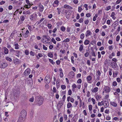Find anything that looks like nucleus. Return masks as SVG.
I'll list each match as a JSON object with an SVG mask.
<instances>
[{"instance_id": "f257e3e1", "label": "nucleus", "mask_w": 122, "mask_h": 122, "mask_svg": "<svg viewBox=\"0 0 122 122\" xmlns=\"http://www.w3.org/2000/svg\"><path fill=\"white\" fill-rule=\"evenodd\" d=\"M26 112L24 110H22L21 112L20 116L17 122H23L26 118Z\"/></svg>"}, {"instance_id": "f03ea898", "label": "nucleus", "mask_w": 122, "mask_h": 122, "mask_svg": "<svg viewBox=\"0 0 122 122\" xmlns=\"http://www.w3.org/2000/svg\"><path fill=\"white\" fill-rule=\"evenodd\" d=\"M37 101V102L36 101V102L39 106H40L42 104L44 101V99L42 97H40L38 98Z\"/></svg>"}, {"instance_id": "7ed1b4c3", "label": "nucleus", "mask_w": 122, "mask_h": 122, "mask_svg": "<svg viewBox=\"0 0 122 122\" xmlns=\"http://www.w3.org/2000/svg\"><path fill=\"white\" fill-rule=\"evenodd\" d=\"M43 39L42 40V41H43V42L45 43H47L48 42V41L50 40V39L49 38H48L45 35L43 36Z\"/></svg>"}, {"instance_id": "20e7f679", "label": "nucleus", "mask_w": 122, "mask_h": 122, "mask_svg": "<svg viewBox=\"0 0 122 122\" xmlns=\"http://www.w3.org/2000/svg\"><path fill=\"white\" fill-rule=\"evenodd\" d=\"M45 80V83L47 84H49L51 81V78L50 76H46Z\"/></svg>"}, {"instance_id": "39448f33", "label": "nucleus", "mask_w": 122, "mask_h": 122, "mask_svg": "<svg viewBox=\"0 0 122 122\" xmlns=\"http://www.w3.org/2000/svg\"><path fill=\"white\" fill-rule=\"evenodd\" d=\"M74 75L75 73L73 71H71L68 75V77L70 79H72L74 77Z\"/></svg>"}, {"instance_id": "423d86ee", "label": "nucleus", "mask_w": 122, "mask_h": 122, "mask_svg": "<svg viewBox=\"0 0 122 122\" xmlns=\"http://www.w3.org/2000/svg\"><path fill=\"white\" fill-rule=\"evenodd\" d=\"M104 88L105 91L106 93L109 92L111 91L110 88L108 86H105Z\"/></svg>"}, {"instance_id": "0eeeda50", "label": "nucleus", "mask_w": 122, "mask_h": 122, "mask_svg": "<svg viewBox=\"0 0 122 122\" xmlns=\"http://www.w3.org/2000/svg\"><path fill=\"white\" fill-rule=\"evenodd\" d=\"M63 102L62 100L60 101L58 103L57 107L58 110H59L61 107L62 106L63 104Z\"/></svg>"}, {"instance_id": "6e6552de", "label": "nucleus", "mask_w": 122, "mask_h": 122, "mask_svg": "<svg viewBox=\"0 0 122 122\" xmlns=\"http://www.w3.org/2000/svg\"><path fill=\"white\" fill-rule=\"evenodd\" d=\"M8 66L7 64L6 63L2 62L0 65V68H5L6 67Z\"/></svg>"}, {"instance_id": "1a4fd4ad", "label": "nucleus", "mask_w": 122, "mask_h": 122, "mask_svg": "<svg viewBox=\"0 0 122 122\" xmlns=\"http://www.w3.org/2000/svg\"><path fill=\"white\" fill-rule=\"evenodd\" d=\"M30 73V71L29 69H26L24 73L25 75L27 76Z\"/></svg>"}, {"instance_id": "9d476101", "label": "nucleus", "mask_w": 122, "mask_h": 122, "mask_svg": "<svg viewBox=\"0 0 122 122\" xmlns=\"http://www.w3.org/2000/svg\"><path fill=\"white\" fill-rule=\"evenodd\" d=\"M4 49V54H7L9 53V50L8 49L5 47H4L3 48Z\"/></svg>"}, {"instance_id": "9b49d317", "label": "nucleus", "mask_w": 122, "mask_h": 122, "mask_svg": "<svg viewBox=\"0 0 122 122\" xmlns=\"http://www.w3.org/2000/svg\"><path fill=\"white\" fill-rule=\"evenodd\" d=\"M64 8L67 9H73V8L72 7L70 6L69 5L66 4L65 5H64Z\"/></svg>"}, {"instance_id": "f8f14e48", "label": "nucleus", "mask_w": 122, "mask_h": 122, "mask_svg": "<svg viewBox=\"0 0 122 122\" xmlns=\"http://www.w3.org/2000/svg\"><path fill=\"white\" fill-rule=\"evenodd\" d=\"M15 51V52L14 53H15V55L19 57L20 56V51H19L17 50Z\"/></svg>"}, {"instance_id": "ddd939ff", "label": "nucleus", "mask_w": 122, "mask_h": 122, "mask_svg": "<svg viewBox=\"0 0 122 122\" xmlns=\"http://www.w3.org/2000/svg\"><path fill=\"white\" fill-rule=\"evenodd\" d=\"M39 10L41 11H42L44 10V7L41 4H40L39 5Z\"/></svg>"}, {"instance_id": "4468645a", "label": "nucleus", "mask_w": 122, "mask_h": 122, "mask_svg": "<svg viewBox=\"0 0 122 122\" xmlns=\"http://www.w3.org/2000/svg\"><path fill=\"white\" fill-rule=\"evenodd\" d=\"M59 4V1L58 0H55L54 2L53 6L54 7L56 6Z\"/></svg>"}, {"instance_id": "2eb2a0df", "label": "nucleus", "mask_w": 122, "mask_h": 122, "mask_svg": "<svg viewBox=\"0 0 122 122\" xmlns=\"http://www.w3.org/2000/svg\"><path fill=\"white\" fill-rule=\"evenodd\" d=\"M98 88L97 87H95L92 90V92L93 93H96L98 91Z\"/></svg>"}, {"instance_id": "dca6fc26", "label": "nucleus", "mask_w": 122, "mask_h": 122, "mask_svg": "<svg viewBox=\"0 0 122 122\" xmlns=\"http://www.w3.org/2000/svg\"><path fill=\"white\" fill-rule=\"evenodd\" d=\"M110 104L114 107H116L117 106V104L114 102H111L110 103Z\"/></svg>"}, {"instance_id": "f3484780", "label": "nucleus", "mask_w": 122, "mask_h": 122, "mask_svg": "<svg viewBox=\"0 0 122 122\" xmlns=\"http://www.w3.org/2000/svg\"><path fill=\"white\" fill-rule=\"evenodd\" d=\"M91 49L92 50V51L91 53V54H92V56H96L95 53V52L94 51L93 49H92V47H91Z\"/></svg>"}, {"instance_id": "a211bd4d", "label": "nucleus", "mask_w": 122, "mask_h": 122, "mask_svg": "<svg viewBox=\"0 0 122 122\" xmlns=\"http://www.w3.org/2000/svg\"><path fill=\"white\" fill-rule=\"evenodd\" d=\"M29 33V31L27 30L26 31L25 33L24 34V36L25 38L27 37L28 36Z\"/></svg>"}, {"instance_id": "6ab92c4d", "label": "nucleus", "mask_w": 122, "mask_h": 122, "mask_svg": "<svg viewBox=\"0 0 122 122\" xmlns=\"http://www.w3.org/2000/svg\"><path fill=\"white\" fill-rule=\"evenodd\" d=\"M104 102H105L104 103L105 105L104 106L105 108H106L108 107L109 105V103L107 101H104Z\"/></svg>"}, {"instance_id": "aec40b11", "label": "nucleus", "mask_w": 122, "mask_h": 122, "mask_svg": "<svg viewBox=\"0 0 122 122\" xmlns=\"http://www.w3.org/2000/svg\"><path fill=\"white\" fill-rule=\"evenodd\" d=\"M26 2L27 3L28 5H29V7H28V6L27 5L26 6V8H27L28 9L30 8V4L29 1L28 0H26Z\"/></svg>"}, {"instance_id": "412c9836", "label": "nucleus", "mask_w": 122, "mask_h": 122, "mask_svg": "<svg viewBox=\"0 0 122 122\" xmlns=\"http://www.w3.org/2000/svg\"><path fill=\"white\" fill-rule=\"evenodd\" d=\"M113 63L114 64L112 65H111L112 66V67L113 68H114V69L116 68L117 67V64L116 63H114L113 62Z\"/></svg>"}, {"instance_id": "4be33fe9", "label": "nucleus", "mask_w": 122, "mask_h": 122, "mask_svg": "<svg viewBox=\"0 0 122 122\" xmlns=\"http://www.w3.org/2000/svg\"><path fill=\"white\" fill-rule=\"evenodd\" d=\"M89 43L90 41L87 40H86L84 42V44L86 45H88L89 44Z\"/></svg>"}, {"instance_id": "5701e85b", "label": "nucleus", "mask_w": 122, "mask_h": 122, "mask_svg": "<svg viewBox=\"0 0 122 122\" xmlns=\"http://www.w3.org/2000/svg\"><path fill=\"white\" fill-rule=\"evenodd\" d=\"M26 17V16L25 15L21 16L20 17V19H21V21H23L25 19V17Z\"/></svg>"}, {"instance_id": "b1692460", "label": "nucleus", "mask_w": 122, "mask_h": 122, "mask_svg": "<svg viewBox=\"0 0 122 122\" xmlns=\"http://www.w3.org/2000/svg\"><path fill=\"white\" fill-rule=\"evenodd\" d=\"M72 106V105L71 103L68 102L67 105V108H69Z\"/></svg>"}, {"instance_id": "393cba45", "label": "nucleus", "mask_w": 122, "mask_h": 122, "mask_svg": "<svg viewBox=\"0 0 122 122\" xmlns=\"http://www.w3.org/2000/svg\"><path fill=\"white\" fill-rule=\"evenodd\" d=\"M83 44H82V45H81L79 47V50L80 51H82L83 49Z\"/></svg>"}, {"instance_id": "a878e982", "label": "nucleus", "mask_w": 122, "mask_h": 122, "mask_svg": "<svg viewBox=\"0 0 122 122\" xmlns=\"http://www.w3.org/2000/svg\"><path fill=\"white\" fill-rule=\"evenodd\" d=\"M92 79V77L91 76H89L87 77V79L88 81H91Z\"/></svg>"}, {"instance_id": "bb28decb", "label": "nucleus", "mask_w": 122, "mask_h": 122, "mask_svg": "<svg viewBox=\"0 0 122 122\" xmlns=\"http://www.w3.org/2000/svg\"><path fill=\"white\" fill-rule=\"evenodd\" d=\"M5 59L7 61L10 62L11 61H12V59L11 58L8 57H6Z\"/></svg>"}, {"instance_id": "cd10ccee", "label": "nucleus", "mask_w": 122, "mask_h": 122, "mask_svg": "<svg viewBox=\"0 0 122 122\" xmlns=\"http://www.w3.org/2000/svg\"><path fill=\"white\" fill-rule=\"evenodd\" d=\"M97 14H96L95 15V16L93 17V21H95L96 20V18L97 17Z\"/></svg>"}, {"instance_id": "c85d7f7f", "label": "nucleus", "mask_w": 122, "mask_h": 122, "mask_svg": "<svg viewBox=\"0 0 122 122\" xmlns=\"http://www.w3.org/2000/svg\"><path fill=\"white\" fill-rule=\"evenodd\" d=\"M85 37V35L84 34H81L80 36V38L81 39H83Z\"/></svg>"}, {"instance_id": "c756f323", "label": "nucleus", "mask_w": 122, "mask_h": 122, "mask_svg": "<svg viewBox=\"0 0 122 122\" xmlns=\"http://www.w3.org/2000/svg\"><path fill=\"white\" fill-rule=\"evenodd\" d=\"M70 41V40L69 38H67L66 39L63 41V42H68Z\"/></svg>"}, {"instance_id": "7c9ffc66", "label": "nucleus", "mask_w": 122, "mask_h": 122, "mask_svg": "<svg viewBox=\"0 0 122 122\" xmlns=\"http://www.w3.org/2000/svg\"><path fill=\"white\" fill-rule=\"evenodd\" d=\"M15 49H18L19 48V45L17 44H16L15 45Z\"/></svg>"}, {"instance_id": "2f4dec72", "label": "nucleus", "mask_w": 122, "mask_h": 122, "mask_svg": "<svg viewBox=\"0 0 122 122\" xmlns=\"http://www.w3.org/2000/svg\"><path fill=\"white\" fill-rule=\"evenodd\" d=\"M74 57L73 56H72L71 57V62L73 64H74Z\"/></svg>"}, {"instance_id": "473e14b6", "label": "nucleus", "mask_w": 122, "mask_h": 122, "mask_svg": "<svg viewBox=\"0 0 122 122\" xmlns=\"http://www.w3.org/2000/svg\"><path fill=\"white\" fill-rule=\"evenodd\" d=\"M49 61L52 64L54 65L55 64V62L53 61V60L51 59H49Z\"/></svg>"}, {"instance_id": "72a5a7b5", "label": "nucleus", "mask_w": 122, "mask_h": 122, "mask_svg": "<svg viewBox=\"0 0 122 122\" xmlns=\"http://www.w3.org/2000/svg\"><path fill=\"white\" fill-rule=\"evenodd\" d=\"M58 81L57 80L56 82V87L58 89V88L60 86V84H59V82H58V83H57Z\"/></svg>"}, {"instance_id": "f704fd0d", "label": "nucleus", "mask_w": 122, "mask_h": 122, "mask_svg": "<svg viewBox=\"0 0 122 122\" xmlns=\"http://www.w3.org/2000/svg\"><path fill=\"white\" fill-rule=\"evenodd\" d=\"M61 87L62 89L63 90L65 89L66 87V86L64 85H62L61 86Z\"/></svg>"}, {"instance_id": "c9c22d12", "label": "nucleus", "mask_w": 122, "mask_h": 122, "mask_svg": "<svg viewBox=\"0 0 122 122\" xmlns=\"http://www.w3.org/2000/svg\"><path fill=\"white\" fill-rule=\"evenodd\" d=\"M65 28L64 26H62L61 28V30L63 31H64L65 30Z\"/></svg>"}, {"instance_id": "e433bc0d", "label": "nucleus", "mask_w": 122, "mask_h": 122, "mask_svg": "<svg viewBox=\"0 0 122 122\" xmlns=\"http://www.w3.org/2000/svg\"><path fill=\"white\" fill-rule=\"evenodd\" d=\"M117 85V83L116 81H114L112 83V85L114 86H116Z\"/></svg>"}, {"instance_id": "4c0bfd02", "label": "nucleus", "mask_w": 122, "mask_h": 122, "mask_svg": "<svg viewBox=\"0 0 122 122\" xmlns=\"http://www.w3.org/2000/svg\"><path fill=\"white\" fill-rule=\"evenodd\" d=\"M48 56L50 57H53V55L51 53H48Z\"/></svg>"}, {"instance_id": "58836bf2", "label": "nucleus", "mask_w": 122, "mask_h": 122, "mask_svg": "<svg viewBox=\"0 0 122 122\" xmlns=\"http://www.w3.org/2000/svg\"><path fill=\"white\" fill-rule=\"evenodd\" d=\"M82 10V8H81V7L79 6L78 7V11L79 12H80L81 10Z\"/></svg>"}, {"instance_id": "ea45409f", "label": "nucleus", "mask_w": 122, "mask_h": 122, "mask_svg": "<svg viewBox=\"0 0 122 122\" xmlns=\"http://www.w3.org/2000/svg\"><path fill=\"white\" fill-rule=\"evenodd\" d=\"M86 33L88 35H90L92 34V33H91V31L89 30H87L86 31Z\"/></svg>"}, {"instance_id": "a19ab883", "label": "nucleus", "mask_w": 122, "mask_h": 122, "mask_svg": "<svg viewBox=\"0 0 122 122\" xmlns=\"http://www.w3.org/2000/svg\"><path fill=\"white\" fill-rule=\"evenodd\" d=\"M89 54V53L88 52H86V53H85L84 55L85 57H87L88 56Z\"/></svg>"}, {"instance_id": "79ce46f5", "label": "nucleus", "mask_w": 122, "mask_h": 122, "mask_svg": "<svg viewBox=\"0 0 122 122\" xmlns=\"http://www.w3.org/2000/svg\"><path fill=\"white\" fill-rule=\"evenodd\" d=\"M45 19L44 18H42L40 20L39 22H38V24H40L41 22H42Z\"/></svg>"}, {"instance_id": "37998d69", "label": "nucleus", "mask_w": 122, "mask_h": 122, "mask_svg": "<svg viewBox=\"0 0 122 122\" xmlns=\"http://www.w3.org/2000/svg\"><path fill=\"white\" fill-rule=\"evenodd\" d=\"M52 41L54 44H56V41L53 38H52V39L51 40Z\"/></svg>"}, {"instance_id": "c03bdc74", "label": "nucleus", "mask_w": 122, "mask_h": 122, "mask_svg": "<svg viewBox=\"0 0 122 122\" xmlns=\"http://www.w3.org/2000/svg\"><path fill=\"white\" fill-rule=\"evenodd\" d=\"M120 39V37L118 35L117 36L116 40L117 41H119Z\"/></svg>"}, {"instance_id": "a18cd8bd", "label": "nucleus", "mask_w": 122, "mask_h": 122, "mask_svg": "<svg viewBox=\"0 0 122 122\" xmlns=\"http://www.w3.org/2000/svg\"><path fill=\"white\" fill-rule=\"evenodd\" d=\"M89 109L90 111L92 110V106L91 105H90L88 106Z\"/></svg>"}, {"instance_id": "49530a36", "label": "nucleus", "mask_w": 122, "mask_h": 122, "mask_svg": "<svg viewBox=\"0 0 122 122\" xmlns=\"http://www.w3.org/2000/svg\"><path fill=\"white\" fill-rule=\"evenodd\" d=\"M111 6H108L106 7V10H108L111 9Z\"/></svg>"}, {"instance_id": "de8ad7c7", "label": "nucleus", "mask_w": 122, "mask_h": 122, "mask_svg": "<svg viewBox=\"0 0 122 122\" xmlns=\"http://www.w3.org/2000/svg\"><path fill=\"white\" fill-rule=\"evenodd\" d=\"M47 26L49 29H51L52 28V25L51 24H48Z\"/></svg>"}, {"instance_id": "09e8293b", "label": "nucleus", "mask_w": 122, "mask_h": 122, "mask_svg": "<svg viewBox=\"0 0 122 122\" xmlns=\"http://www.w3.org/2000/svg\"><path fill=\"white\" fill-rule=\"evenodd\" d=\"M72 94V91L71 89H69L68 91V94L69 95H71Z\"/></svg>"}, {"instance_id": "8fccbe9b", "label": "nucleus", "mask_w": 122, "mask_h": 122, "mask_svg": "<svg viewBox=\"0 0 122 122\" xmlns=\"http://www.w3.org/2000/svg\"><path fill=\"white\" fill-rule=\"evenodd\" d=\"M112 69H110L109 71V74L110 76H111L112 75Z\"/></svg>"}, {"instance_id": "3c124183", "label": "nucleus", "mask_w": 122, "mask_h": 122, "mask_svg": "<svg viewBox=\"0 0 122 122\" xmlns=\"http://www.w3.org/2000/svg\"><path fill=\"white\" fill-rule=\"evenodd\" d=\"M25 53L26 55H28L29 54V51L28 50H26L25 51Z\"/></svg>"}, {"instance_id": "603ef678", "label": "nucleus", "mask_w": 122, "mask_h": 122, "mask_svg": "<svg viewBox=\"0 0 122 122\" xmlns=\"http://www.w3.org/2000/svg\"><path fill=\"white\" fill-rule=\"evenodd\" d=\"M109 49L110 50H112L113 49V46L112 45L108 47Z\"/></svg>"}, {"instance_id": "864d4df0", "label": "nucleus", "mask_w": 122, "mask_h": 122, "mask_svg": "<svg viewBox=\"0 0 122 122\" xmlns=\"http://www.w3.org/2000/svg\"><path fill=\"white\" fill-rule=\"evenodd\" d=\"M71 28L69 27H67L66 29V31L67 32H69L70 31Z\"/></svg>"}, {"instance_id": "5fc2aeb1", "label": "nucleus", "mask_w": 122, "mask_h": 122, "mask_svg": "<svg viewBox=\"0 0 122 122\" xmlns=\"http://www.w3.org/2000/svg\"><path fill=\"white\" fill-rule=\"evenodd\" d=\"M84 22L85 24H88L89 22V21L88 20H87L84 21Z\"/></svg>"}, {"instance_id": "6e6d98bb", "label": "nucleus", "mask_w": 122, "mask_h": 122, "mask_svg": "<svg viewBox=\"0 0 122 122\" xmlns=\"http://www.w3.org/2000/svg\"><path fill=\"white\" fill-rule=\"evenodd\" d=\"M97 53L98 54V58H100L101 57V55L100 52H98Z\"/></svg>"}, {"instance_id": "4d7b16f0", "label": "nucleus", "mask_w": 122, "mask_h": 122, "mask_svg": "<svg viewBox=\"0 0 122 122\" xmlns=\"http://www.w3.org/2000/svg\"><path fill=\"white\" fill-rule=\"evenodd\" d=\"M81 79H79L77 81V82L78 83H80L81 82Z\"/></svg>"}, {"instance_id": "13d9d810", "label": "nucleus", "mask_w": 122, "mask_h": 122, "mask_svg": "<svg viewBox=\"0 0 122 122\" xmlns=\"http://www.w3.org/2000/svg\"><path fill=\"white\" fill-rule=\"evenodd\" d=\"M97 73L98 74L97 76H101V73L100 71H98L97 72Z\"/></svg>"}, {"instance_id": "bf43d9fd", "label": "nucleus", "mask_w": 122, "mask_h": 122, "mask_svg": "<svg viewBox=\"0 0 122 122\" xmlns=\"http://www.w3.org/2000/svg\"><path fill=\"white\" fill-rule=\"evenodd\" d=\"M80 103L79 107H81L82 106V100H80Z\"/></svg>"}, {"instance_id": "052dcab7", "label": "nucleus", "mask_w": 122, "mask_h": 122, "mask_svg": "<svg viewBox=\"0 0 122 122\" xmlns=\"http://www.w3.org/2000/svg\"><path fill=\"white\" fill-rule=\"evenodd\" d=\"M117 73L113 72V77H115L117 75Z\"/></svg>"}, {"instance_id": "680f3d73", "label": "nucleus", "mask_w": 122, "mask_h": 122, "mask_svg": "<svg viewBox=\"0 0 122 122\" xmlns=\"http://www.w3.org/2000/svg\"><path fill=\"white\" fill-rule=\"evenodd\" d=\"M5 1L2 0L0 2V5H2L5 4Z\"/></svg>"}, {"instance_id": "e2e57ef3", "label": "nucleus", "mask_w": 122, "mask_h": 122, "mask_svg": "<svg viewBox=\"0 0 122 122\" xmlns=\"http://www.w3.org/2000/svg\"><path fill=\"white\" fill-rule=\"evenodd\" d=\"M73 1L74 3L76 4H77L78 2L77 0H74Z\"/></svg>"}, {"instance_id": "0e129e2a", "label": "nucleus", "mask_w": 122, "mask_h": 122, "mask_svg": "<svg viewBox=\"0 0 122 122\" xmlns=\"http://www.w3.org/2000/svg\"><path fill=\"white\" fill-rule=\"evenodd\" d=\"M43 49L44 50H46L47 49V47H46L45 46V45H43Z\"/></svg>"}, {"instance_id": "69168bd1", "label": "nucleus", "mask_w": 122, "mask_h": 122, "mask_svg": "<svg viewBox=\"0 0 122 122\" xmlns=\"http://www.w3.org/2000/svg\"><path fill=\"white\" fill-rule=\"evenodd\" d=\"M86 16L87 17H90L91 15L90 13H87L86 15Z\"/></svg>"}, {"instance_id": "338daca9", "label": "nucleus", "mask_w": 122, "mask_h": 122, "mask_svg": "<svg viewBox=\"0 0 122 122\" xmlns=\"http://www.w3.org/2000/svg\"><path fill=\"white\" fill-rule=\"evenodd\" d=\"M15 63L16 64H17V63H20V61L18 59H17L16 60V62H15Z\"/></svg>"}, {"instance_id": "774afa93", "label": "nucleus", "mask_w": 122, "mask_h": 122, "mask_svg": "<svg viewBox=\"0 0 122 122\" xmlns=\"http://www.w3.org/2000/svg\"><path fill=\"white\" fill-rule=\"evenodd\" d=\"M106 119L107 120H109L110 119L111 117L108 116L106 117Z\"/></svg>"}]
</instances>
